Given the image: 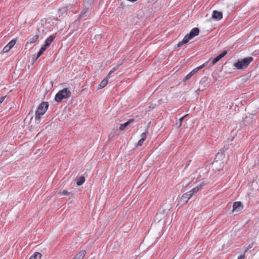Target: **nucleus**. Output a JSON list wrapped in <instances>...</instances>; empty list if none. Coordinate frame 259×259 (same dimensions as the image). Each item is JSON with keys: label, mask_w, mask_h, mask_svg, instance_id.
Here are the masks:
<instances>
[{"label": "nucleus", "mask_w": 259, "mask_h": 259, "mask_svg": "<svg viewBox=\"0 0 259 259\" xmlns=\"http://www.w3.org/2000/svg\"><path fill=\"white\" fill-rule=\"evenodd\" d=\"M49 107V103L48 102H43L37 107L35 111V120H37L39 123L40 122L41 116L44 115L47 110Z\"/></svg>", "instance_id": "f257e3e1"}, {"label": "nucleus", "mask_w": 259, "mask_h": 259, "mask_svg": "<svg viewBox=\"0 0 259 259\" xmlns=\"http://www.w3.org/2000/svg\"><path fill=\"white\" fill-rule=\"evenodd\" d=\"M253 60L252 57H248L243 59L238 60L237 62L234 63V66L239 70L246 68Z\"/></svg>", "instance_id": "f03ea898"}, {"label": "nucleus", "mask_w": 259, "mask_h": 259, "mask_svg": "<svg viewBox=\"0 0 259 259\" xmlns=\"http://www.w3.org/2000/svg\"><path fill=\"white\" fill-rule=\"evenodd\" d=\"M71 93L67 88H64L59 91L55 96V100L58 102H61L63 99H66L71 96Z\"/></svg>", "instance_id": "7ed1b4c3"}, {"label": "nucleus", "mask_w": 259, "mask_h": 259, "mask_svg": "<svg viewBox=\"0 0 259 259\" xmlns=\"http://www.w3.org/2000/svg\"><path fill=\"white\" fill-rule=\"evenodd\" d=\"M199 33V29L198 28L195 27L193 28L191 30L190 32L185 36V37L188 40V41H189L195 36L198 35Z\"/></svg>", "instance_id": "20e7f679"}, {"label": "nucleus", "mask_w": 259, "mask_h": 259, "mask_svg": "<svg viewBox=\"0 0 259 259\" xmlns=\"http://www.w3.org/2000/svg\"><path fill=\"white\" fill-rule=\"evenodd\" d=\"M243 208V205L240 201H236L233 203L232 212H239Z\"/></svg>", "instance_id": "39448f33"}, {"label": "nucleus", "mask_w": 259, "mask_h": 259, "mask_svg": "<svg viewBox=\"0 0 259 259\" xmlns=\"http://www.w3.org/2000/svg\"><path fill=\"white\" fill-rule=\"evenodd\" d=\"M223 18V13L221 12H219L216 10H214L212 12V18L215 20L219 21L222 19Z\"/></svg>", "instance_id": "423d86ee"}, {"label": "nucleus", "mask_w": 259, "mask_h": 259, "mask_svg": "<svg viewBox=\"0 0 259 259\" xmlns=\"http://www.w3.org/2000/svg\"><path fill=\"white\" fill-rule=\"evenodd\" d=\"M16 40L15 39H12V40H11L8 44L7 46H6L3 50V52L4 53H7L13 47V46L15 45V44H16Z\"/></svg>", "instance_id": "0eeeda50"}, {"label": "nucleus", "mask_w": 259, "mask_h": 259, "mask_svg": "<svg viewBox=\"0 0 259 259\" xmlns=\"http://www.w3.org/2000/svg\"><path fill=\"white\" fill-rule=\"evenodd\" d=\"M227 51H224L221 54L215 57L211 62V65H213L216 64L219 60H220L223 57H224L227 54Z\"/></svg>", "instance_id": "6e6552de"}, {"label": "nucleus", "mask_w": 259, "mask_h": 259, "mask_svg": "<svg viewBox=\"0 0 259 259\" xmlns=\"http://www.w3.org/2000/svg\"><path fill=\"white\" fill-rule=\"evenodd\" d=\"M55 37L56 34L51 35L50 36H49L45 40L44 45L46 46L47 48L49 47L51 43L53 41Z\"/></svg>", "instance_id": "1a4fd4ad"}, {"label": "nucleus", "mask_w": 259, "mask_h": 259, "mask_svg": "<svg viewBox=\"0 0 259 259\" xmlns=\"http://www.w3.org/2000/svg\"><path fill=\"white\" fill-rule=\"evenodd\" d=\"M39 38V35L36 34L31 37L30 39L26 42L25 47L27 48L28 46L33 43H34Z\"/></svg>", "instance_id": "9d476101"}, {"label": "nucleus", "mask_w": 259, "mask_h": 259, "mask_svg": "<svg viewBox=\"0 0 259 259\" xmlns=\"http://www.w3.org/2000/svg\"><path fill=\"white\" fill-rule=\"evenodd\" d=\"M134 119H130L127 122H125L123 124H120L119 126V130L123 131L125 129V128L129 125L131 123L134 121Z\"/></svg>", "instance_id": "9b49d317"}, {"label": "nucleus", "mask_w": 259, "mask_h": 259, "mask_svg": "<svg viewBox=\"0 0 259 259\" xmlns=\"http://www.w3.org/2000/svg\"><path fill=\"white\" fill-rule=\"evenodd\" d=\"M47 48V47L45 46L44 45L41 47L36 57L34 59V61H36L37 59L44 53V52L46 51Z\"/></svg>", "instance_id": "f8f14e48"}, {"label": "nucleus", "mask_w": 259, "mask_h": 259, "mask_svg": "<svg viewBox=\"0 0 259 259\" xmlns=\"http://www.w3.org/2000/svg\"><path fill=\"white\" fill-rule=\"evenodd\" d=\"M67 10L68 7H64L59 9L58 10L59 17L63 16L64 15L66 14Z\"/></svg>", "instance_id": "ddd939ff"}, {"label": "nucleus", "mask_w": 259, "mask_h": 259, "mask_svg": "<svg viewBox=\"0 0 259 259\" xmlns=\"http://www.w3.org/2000/svg\"><path fill=\"white\" fill-rule=\"evenodd\" d=\"M85 254L86 251L85 250H82L75 255L74 258L75 259H83Z\"/></svg>", "instance_id": "4468645a"}, {"label": "nucleus", "mask_w": 259, "mask_h": 259, "mask_svg": "<svg viewBox=\"0 0 259 259\" xmlns=\"http://www.w3.org/2000/svg\"><path fill=\"white\" fill-rule=\"evenodd\" d=\"M76 184L77 186H81L85 182V178L83 176H81L76 179Z\"/></svg>", "instance_id": "2eb2a0df"}, {"label": "nucleus", "mask_w": 259, "mask_h": 259, "mask_svg": "<svg viewBox=\"0 0 259 259\" xmlns=\"http://www.w3.org/2000/svg\"><path fill=\"white\" fill-rule=\"evenodd\" d=\"M107 78H108L107 77V78H104L102 80V81L99 85L98 90L103 89L107 84V83H108Z\"/></svg>", "instance_id": "dca6fc26"}, {"label": "nucleus", "mask_w": 259, "mask_h": 259, "mask_svg": "<svg viewBox=\"0 0 259 259\" xmlns=\"http://www.w3.org/2000/svg\"><path fill=\"white\" fill-rule=\"evenodd\" d=\"M190 196L186 192L182 196L181 200L185 203L187 202L190 199Z\"/></svg>", "instance_id": "f3484780"}, {"label": "nucleus", "mask_w": 259, "mask_h": 259, "mask_svg": "<svg viewBox=\"0 0 259 259\" xmlns=\"http://www.w3.org/2000/svg\"><path fill=\"white\" fill-rule=\"evenodd\" d=\"M41 256L42 254L40 253L36 252L29 259H40Z\"/></svg>", "instance_id": "a211bd4d"}, {"label": "nucleus", "mask_w": 259, "mask_h": 259, "mask_svg": "<svg viewBox=\"0 0 259 259\" xmlns=\"http://www.w3.org/2000/svg\"><path fill=\"white\" fill-rule=\"evenodd\" d=\"M87 12H88V9L86 8V9H83L80 13V14L78 16V20H80L81 18L84 17V16L86 15Z\"/></svg>", "instance_id": "6ab92c4d"}, {"label": "nucleus", "mask_w": 259, "mask_h": 259, "mask_svg": "<svg viewBox=\"0 0 259 259\" xmlns=\"http://www.w3.org/2000/svg\"><path fill=\"white\" fill-rule=\"evenodd\" d=\"M120 64H118L117 65H116V66H115L114 67H113L111 70L109 72L108 74V76H107V78H109L110 76V75L114 72L115 71H116L119 67Z\"/></svg>", "instance_id": "aec40b11"}, {"label": "nucleus", "mask_w": 259, "mask_h": 259, "mask_svg": "<svg viewBox=\"0 0 259 259\" xmlns=\"http://www.w3.org/2000/svg\"><path fill=\"white\" fill-rule=\"evenodd\" d=\"M188 41V40L185 36L183 39L178 44L177 46L178 47H180L182 46L183 45L187 43Z\"/></svg>", "instance_id": "412c9836"}, {"label": "nucleus", "mask_w": 259, "mask_h": 259, "mask_svg": "<svg viewBox=\"0 0 259 259\" xmlns=\"http://www.w3.org/2000/svg\"><path fill=\"white\" fill-rule=\"evenodd\" d=\"M202 186L203 185L200 184L194 188L193 189L194 190V192L197 193L201 189Z\"/></svg>", "instance_id": "4be33fe9"}, {"label": "nucleus", "mask_w": 259, "mask_h": 259, "mask_svg": "<svg viewBox=\"0 0 259 259\" xmlns=\"http://www.w3.org/2000/svg\"><path fill=\"white\" fill-rule=\"evenodd\" d=\"M209 61H206V62H205L204 64H203L202 65L199 66V67H197V70H200V69H202L205 65H206V64L208 63Z\"/></svg>", "instance_id": "5701e85b"}, {"label": "nucleus", "mask_w": 259, "mask_h": 259, "mask_svg": "<svg viewBox=\"0 0 259 259\" xmlns=\"http://www.w3.org/2000/svg\"><path fill=\"white\" fill-rule=\"evenodd\" d=\"M188 195L191 197L193 195H194L195 193H196V192H194V190L192 189L191 190H190L189 192H187Z\"/></svg>", "instance_id": "b1692460"}, {"label": "nucleus", "mask_w": 259, "mask_h": 259, "mask_svg": "<svg viewBox=\"0 0 259 259\" xmlns=\"http://www.w3.org/2000/svg\"><path fill=\"white\" fill-rule=\"evenodd\" d=\"M147 133H148V131H146L145 132L143 133L141 135V139H143V140H145L146 137H147Z\"/></svg>", "instance_id": "393cba45"}, {"label": "nucleus", "mask_w": 259, "mask_h": 259, "mask_svg": "<svg viewBox=\"0 0 259 259\" xmlns=\"http://www.w3.org/2000/svg\"><path fill=\"white\" fill-rule=\"evenodd\" d=\"M192 77L190 73H188L183 79L184 81H186V80L189 79Z\"/></svg>", "instance_id": "a878e982"}, {"label": "nucleus", "mask_w": 259, "mask_h": 259, "mask_svg": "<svg viewBox=\"0 0 259 259\" xmlns=\"http://www.w3.org/2000/svg\"><path fill=\"white\" fill-rule=\"evenodd\" d=\"M186 116H184L183 117L180 118L179 120V124L178 125V127H180L182 125V121L184 120V118Z\"/></svg>", "instance_id": "bb28decb"}, {"label": "nucleus", "mask_w": 259, "mask_h": 259, "mask_svg": "<svg viewBox=\"0 0 259 259\" xmlns=\"http://www.w3.org/2000/svg\"><path fill=\"white\" fill-rule=\"evenodd\" d=\"M144 141L145 140H143V139L141 138V139L138 141L137 145L142 146Z\"/></svg>", "instance_id": "cd10ccee"}, {"label": "nucleus", "mask_w": 259, "mask_h": 259, "mask_svg": "<svg viewBox=\"0 0 259 259\" xmlns=\"http://www.w3.org/2000/svg\"><path fill=\"white\" fill-rule=\"evenodd\" d=\"M253 243L252 242V243L250 244L248 247H247V248L245 249L244 252H246L250 248H252V246H253Z\"/></svg>", "instance_id": "c85d7f7f"}, {"label": "nucleus", "mask_w": 259, "mask_h": 259, "mask_svg": "<svg viewBox=\"0 0 259 259\" xmlns=\"http://www.w3.org/2000/svg\"><path fill=\"white\" fill-rule=\"evenodd\" d=\"M62 193L63 195H68L69 194V192H68L67 190H63Z\"/></svg>", "instance_id": "c756f323"}, {"label": "nucleus", "mask_w": 259, "mask_h": 259, "mask_svg": "<svg viewBox=\"0 0 259 259\" xmlns=\"http://www.w3.org/2000/svg\"><path fill=\"white\" fill-rule=\"evenodd\" d=\"M245 255H241L239 256H238V259H244Z\"/></svg>", "instance_id": "7c9ffc66"}, {"label": "nucleus", "mask_w": 259, "mask_h": 259, "mask_svg": "<svg viewBox=\"0 0 259 259\" xmlns=\"http://www.w3.org/2000/svg\"><path fill=\"white\" fill-rule=\"evenodd\" d=\"M189 73L192 76L195 73V71H194V70H192Z\"/></svg>", "instance_id": "2f4dec72"}, {"label": "nucleus", "mask_w": 259, "mask_h": 259, "mask_svg": "<svg viewBox=\"0 0 259 259\" xmlns=\"http://www.w3.org/2000/svg\"><path fill=\"white\" fill-rule=\"evenodd\" d=\"M189 73L192 76L195 73V71H194V70H192Z\"/></svg>", "instance_id": "473e14b6"}, {"label": "nucleus", "mask_w": 259, "mask_h": 259, "mask_svg": "<svg viewBox=\"0 0 259 259\" xmlns=\"http://www.w3.org/2000/svg\"><path fill=\"white\" fill-rule=\"evenodd\" d=\"M189 73L192 76L195 73V71H194V70H192Z\"/></svg>", "instance_id": "72a5a7b5"}, {"label": "nucleus", "mask_w": 259, "mask_h": 259, "mask_svg": "<svg viewBox=\"0 0 259 259\" xmlns=\"http://www.w3.org/2000/svg\"><path fill=\"white\" fill-rule=\"evenodd\" d=\"M193 70H194V71H195V73H196L197 72H198V70H197V67H196V68H195V69H194Z\"/></svg>", "instance_id": "f704fd0d"}, {"label": "nucleus", "mask_w": 259, "mask_h": 259, "mask_svg": "<svg viewBox=\"0 0 259 259\" xmlns=\"http://www.w3.org/2000/svg\"><path fill=\"white\" fill-rule=\"evenodd\" d=\"M179 124V121H177L176 122V125L177 126V127H178V125Z\"/></svg>", "instance_id": "c9c22d12"}]
</instances>
